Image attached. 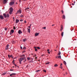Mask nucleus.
<instances>
[{"label": "nucleus", "instance_id": "6e6552de", "mask_svg": "<svg viewBox=\"0 0 77 77\" xmlns=\"http://www.w3.org/2000/svg\"><path fill=\"white\" fill-rule=\"evenodd\" d=\"M8 57L9 58H11V57H12V58H13V57L12 56V55H8Z\"/></svg>", "mask_w": 77, "mask_h": 77}, {"label": "nucleus", "instance_id": "774afa93", "mask_svg": "<svg viewBox=\"0 0 77 77\" xmlns=\"http://www.w3.org/2000/svg\"><path fill=\"white\" fill-rule=\"evenodd\" d=\"M55 51H57L56 50H55Z\"/></svg>", "mask_w": 77, "mask_h": 77}, {"label": "nucleus", "instance_id": "6ab92c4d", "mask_svg": "<svg viewBox=\"0 0 77 77\" xmlns=\"http://www.w3.org/2000/svg\"><path fill=\"white\" fill-rule=\"evenodd\" d=\"M11 33H13L14 32V30L13 29H12L11 30Z\"/></svg>", "mask_w": 77, "mask_h": 77}, {"label": "nucleus", "instance_id": "473e14b6", "mask_svg": "<svg viewBox=\"0 0 77 77\" xmlns=\"http://www.w3.org/2000/svg\"><path fill=\"white\" fill-rule=\"evenodd\" d=\"M23 49L24 50H25V49H26V48H25V47H24V48H23Z\"/></svg>", "mask_w": 77, "mask_h": 77}, {"label": "nucleus", "instance_id": "4c0bfd02", "mask_svg": "<svg viewBox=\"0 0 77 77\" xmlns=\"http://www.w3.org/2000/svg\"><path fill=\"white\" fill-rule=\"evenodd\" d=\"M13 60V61H12V63H15V62H15V60Z\"/></svg>", "mask_w": 77, "mask_h": 77}, {"label": "nucleus", "instance_id": "aec40b11", "mask_svg": "<svg viewBox=\"0 0 77 77\" xmlns=\"http://www.w3.org/2000/svg\"><path fill=\"white\" fill-rule=\"evenodd\" d=\"M28 32H30V29L28 28Z\"/></svg>", "mask_w": 77, "mask_h": 77}, {"label": "nucleus", "instance_id": "39448f33", "mask_svg": "<svg viewBox=\"0 0 77 77\" xmlns=\"http://www.w3.org/2000/svg\"><path fill=\"white\" fill-rule=\"evenodd\" d=\"M19 21H20V20H19L16 19L15 24H17V23L19 22Z\"/></svg>", "mask_w": 77, "mask_h": 77}, {"label": "nucleus", "instance_id": "052dcab7", "mask_svg": "<svg viewBox=\"0 0 77 77\" xmlns=\"http://www.w3.org/2000/svg\"><path fill=\"white\" fill-rule=\"evenodd\" d=\"M13 19H14H14H15V18H14V17H13Z\"/></svg>", "mask_w": 77, "mask_h": 77}, {"label": "nucleus", "instance_id": "338daca9", "mask_svg": "<svg viewBox=\"0 0 77 77\" xmlns=\"http://www.w3.org/2000/svg\"><path fill=\"white\" fill-rule=\"evenodd\" d=\"M13 68H14V66H13Z\"/></svg>", "mask_w": 77, "mask_h": 77}, {"label": "nucleus", "instance_id": "9b49d317", "mask_svg": "<svg viewBox=\"0 0 77 77\" xmlns=\"http://www.w3.org/2000/svg\"><path fill=\"white\" fill-rule=\"evenodd\" d=\"M0 18L2 20L4 19V18H3V17L2 15H0Z\"/></svg>", "mask_w": 77, "mask_h": 77}, {"label": "nucleus", "instance_id": "0e129e2a", "mask_svg": "<svg viewBox=\"0 0 77 77\" xmlns=\"http://www.w3.org/2000/svg\"><path fill=\"white\" fill-rule=\"evenodd\" d=\"M35 59H37V57H35Z\"/></svg>", "mask_w": 77, "mask_h": 77}, {"label": "nucleus", "instance_id": "c756f323", "mask_svg": "<svg viewBox=\"0 0 77 77\" xmlns=\"http://www.w3.org/2000/svg\"><path fill=\"white\" fill-rule=\"evenodd\" d=\"M27 59L28 60H30V57H29L27 58Z\"/></svg>", "mask_w": 77, "mask_h": 77}, {"label": "nucleus", "instance_id": "3c124183", "mask_svg": "<svg viewBox=\"0 0 77 77\" xmlns=\"http://www.w3.org/2000/svg\"><path fill=\"white\" fill-rule=\"evenodd\" d=\"M62 63H61L60 64V66H62Z\"/></svg>", "mask_w": 77, "mask_h": 77}, {"label": "nucleus", "instance_id": "e433bc0d", "mask_svg": "<svg viewBox=\"0 0 77 77\" xmlns=\"http://www.w3.org/2000/svg\"><path fill=\"white\" fill-rule=\"evenodd\" d=\"M29 67V65H27L26 67V68H28Z\"/></svg>", "mask_w": 77, "mask_h": 77}, {"label": "nucleus", "instance_id": "37998d69", "mask_svg": "<svg viewBox=\"0 0 77 77\" xmlns=\"http://www.w3.org/2000/svg\"><path fill=\"white\" fill-rule=\"evenodd\" d=\"M14 30H15V26L14 27Z\"/></svg>", "mask_w": 77, "mask_h": 77}, {"label": "nucleus", "instance_id": "412c9836", "mask_svg": "<svg viewBox=\"0 0 77 77\" xmlns=\"http://www.w3.org/2000/svg\"><path fill=\"white\" fill-rule=\"evenodd\" d=\"M57 57L58 58H59V59H61V56L60 55L58 56Z\"/></svg>", "mask_w": 77, "mask_h": 77}, {"label": "nucleus", "instance_id": "09e8293b", "mask_svg": "<svg viewBox=\"0 0 77 77\" xmlns=\"http://www.w3.org/2000/svg\"><path fill=\"white\" fill-rule=\"evenodd\" d=\"M24 23H26V20H25L24 21Z\"/></svg>", "mask_w": 77, "mask_h": 77}, {"label": "nucleus", "instance_id": "5701e85b", "mask_svg": "<svg viewBox=\"0 0 77 77\" xmlns=\"http://www.w3.org/2000/svg\"><path fill=\"white\" fill-rule=\"evenodd\" d=\"M54 66L55 67H57V66H58V65L57 64H55L54 65Z\"/></svg>", "mask_w": 77, "mask_h": 77}, {"label": "nucleus", "instance_id": "0eeeda50", "mask_svg": "<svg viewBox=\"0 0 77 77\" xmlns=\"http://www.w3.org/2000/svg\"><path fill=\"white\" fill-rule=\"evenodd\" d=\"M20 14H21V11L20 10H19V11H17L16 14H17L18 13L20 14Z\"/></svg>", "mask_w": 77, "mask_h": 77}, {"label": "nucleus", "instance_id": "a18cd8bd", "mask_svg": "<svg viewBox=\"0 0 77 77\" xmlns=\"http://www.w3.org/2000/svg\"><path fill=\"white\" fill-rule=\"evenodd\" d=\"M25 52H26V51H23V53H25Z\"/></svg>", "mask_w": 77, "mask_h": 77}, {"label": "nucleus", "instance_id": "f3484780", "mask_svg": "<svg viewBox=\"0 0 77 77\" xmlns=\"http://www.w3.org/2000/svg\"><path fill=\"white\" fill-rule=\"evenodd\" d=\"M20 57H25V55L24 54H22L20 56Z\"/></svg>", "mask_w": 77, "mask_h": 77}, {"label": "nucleus", "instance_id": "e2e57ef3", "mask_svg": "<svg viewBox=\"0 0 77 77\" xmlns=\"http://www.w3.org/2000/svg\"><path fill=\"white\" fill-rule=\"evenodd\" d=\"M10 71H13V70H12V69H11V70H10Z\"/></svg>", "mask_w": 77, "mask_h": 77}, {"label": "nucleus", "instance_id": "864d4df0", "mask_svg": "<svg viewBox=\"0 0 77 77\" xmlns=\"http://www.w3.org/2000/svg\"><path fill=\"white\" fill-rule=\"evenodd\" d=\"M49 51V49H48V50H47V51H48H48Z\"/></svg>", "mask_w": 77, "mask_h": 77}, {"label": "nucleus", "instance_id": "ea45409f", "mask_svg": "<svg viewBox=\"0 0 77 77\" xmlns=\"http://www.w3.org/2000/svg\"><path fill=\"white\" fill-rule=\"evenodd\" d=\"M61 12H62V13H63V10H62L61 11Z\"/></svg>", "mask_w": 77, "mask_h": 77}, {"label": "nucleus", "instance_id": "5fc2aeb1", "mask_svg": "<svg viewBox=\"0 0 77 77\" xmlns=\"http://www.w3.org/2000/svg\"><path fill=\"white\" fill-rule=\"evenodd\" d=\"M28 28H30V26H28Z\"/></svg>", "mask_w": 77, "mask_h": 77}, {"label": "nucleus", "instance_id": "f03ea898", "mask_svg": "<svg viewBox=\"0 0 77 77\" xmlns=\"http://www.w3.org/2000/svg\"><path fill=\"white\" fill-rule=\"evenodd\" d=\"M8 48H9V45H7L5 49L6 50H8Z\"/></svg>", "mask_w": 77, "mask_h": 77}, {"label": "nucleus", "instance_id": "13d9d810", "mask_svg": "<svg viewBox=\"0 0 77 77\" xmlns=\"http://www.w3.org/2000/svg\"><path fill=\"white\" fill-rule=\"evenodd\" d=\"M52 26H54V24L52 25Z\"/></svg>", "mask_w": 77, "mask_h": 77}, {"label": "nucleus", "instance_id": "2f4dec72", "mask_svg": "<svg viewBox=\"0 0 77 77\" xmlns=\"http://www.w3.org/2000/svg\"><path fill=\"white\" fill-rule=\"evenodd\" d=\"M12 12H11L10 11L9 12L10 14H12Z\"/></svg>", "mask_w": 77, "mask_h": 77}, {"label": "nucleus", "instance_id": "2eb2a0df", "mask_svg": "<svg viewBox=\"0 0 77 77\" xmlns=\"http://www.w3.org/2000/svg\"><path fill=\"white\" fill-rule=\"evenodd\" d=\"M62 18L63 19H65V15H63Z\"/></svg>", "mask_w": 77, "mask_h": 77}, {"label": "nucleus", "instance_id": "4d7b16f0", "mask_svg": "<svg viewBox=\"0 0 77 77\" xmlns=\"http://www.w3.org/2000/svg\"><path fill=\"white\" fill-rule=\"evenodd\" d=\"M66 75H67V74H68V73H67V72H66Z\"/></svg>", "mask_w": 77, "mask_h": 77}, {"label": "nucleus", "instance_id": "de8ad7c7", "mask_svg": "<svg viewBox=\"0 0 77 77\" xmlns=\"http://www.w3.org/2000/svg\"><path fill=\"white\" fill-rule=\"evenodd\" d=\"M48 54H50V52L49 51H48Z\"/></svg>", "mask_w": 77, "mask_h": 77}, {"label": "nucleus", "instance_id": "4468645a", "mask_svg": "<svg viewBox=\"0 0 77 77\" xmlns=\"http://www.w3.org/2000/svg\"><path fill=\"white\" fill-rule=\"evenodd\" d=\"M3 15L4 16V17H5V18H6L7 17V16L6 15V14H5V13Z\"/></svg>", "mask_w": 77, "mask_h": 77}, {"label": "nucleus", "instance_id": "423d86ee", "mask_svg": "<svg viewBox=\"0 0 77 77\" xmlns=\"http://www.w3.org/2000/svg\"><path fill=\"white\" fill-rule=\"evenodd\" d=\"M16 75V73H12L10 75V76L11 77H12V75Z\"/></svg>", "mask_w": 77, "mask_h": 77}, {"label": "nucleus", "instance_id": "7c9ffc66", "mask_svg": "<svg viewBox=\"0 0 77 77\" xmlns=\"http://www.w3.org/2000/svg\"><path fill=\"white\" fill-rule=\"evenodd\" d=\"M43 71L44 72H46V70H43Z\"/></svg>", "mask_w": 77, "mask_h": 77}, {"label": "nucleus", "instance_id": "a19ab883", "mask_svg": "<svg viewBox=\"0 0 77 77\" xmlns=\"http://www.w3.org/2000/svg\"><path fill=\"white\" fill-rule=\"evenodd\" d=\"M43 29H46V27H44L43 28Z\"/></svg>", "mask_w": 77, "mask_h": 77}, {"label": "nucleus", "instance_id": "58836bf2", "mask_svg": "<svg viewBox=\"0 0 77 77\" xmlns=\"http://www.w3.org/2000/svg\"><path fill=\"white\" fill-rule=\"evenodd\" d=\"M40 71V70H37V71H36V72H38V71Z\"/></svg>", "mask_w": 77, "mask_h": 77}, {"label": "nucleus", "instance_id": "9d476101", "mask_svg": "<svg viewBox=\"0 0 77 77\" xmlns=\"http://www.w3.org/2000/svg\"><path fill=\"white\" fill-rule=\"evenodd\" d=\"M7 2V1L6 0H4L3 1V3L4 4H6V3Z\"/></svg>", "mask_w": 77, "mask_h": 77}, {"label": "nucleus", "instance_id": "1a4fd4ad", "mask_svg": "<svg viewBox=\"0 0 77 77\" xmlns=\"http://www.w3.org/2000/svg\"><path fill=\"white\" fill-rule=\"evenodd\" d=\"M10 10L11 12H13V8H10Z\"/></svg>", "mask_w": 77, "mask_h": 77}, {"label": "nucleus", "instance_id": "7ed1b4c3", "mask_svg": "<svg viewBox=\"0 0 77 77\" xmlns=\"http://www.w3.org/2000/svg\"><path fill=\"white\" fill-rule=\"evenodd\" d=\"M14 2H11L10 3H9V5H11V6H12V5H14Z\"/></svg>", "mask_w": 77, "mask_h": 77}, {"label": "nucleus", "instance_id": "69168bd1", "mask_svg": "<svg viewBox=\"0 0 77 77\" xmlns=\"http://www.w3.org/2000/svg\"><path fill=\"white\" fill-rule=\"evenodd\" d=\"M13 63L14 65V64H14L15 63Z\"/></svg>", "mask_w": 77, "mask_h": 77}, {"label": "nucleus", "instance_id": "a211bd4d", "mask_svg": "<svg viewBox=\"0 0 77 77\" xmlns=\"http://www.w3.org/2000/svg\"><path fill=\"white\" fill-rule=\"evenodd\" d=\"M39 33H35V36H38V35H39Z\"/></svg>", "mask_w": 77, "mask_h": 77}, {"label": "nucleus", "instance_id": "a878e982", "mask_svg": "<svg viewBox=\"0 0 77 77\" xmlns=\"http://www.w3.org/2000/svg\"><path fill=\"white\" fill-rule=\"evenodd\" d=\"M26 40H27V39H23V42H25V41H26Z\"/></svg>", "mask_w": 77, "mask_h": 77}, {"label": "nucleus", "instance_id": "f8f14e48", "mask_svg": "<svg viewBox=\"0 0 77 77\" xmlns=\"http://www.w3.org/2000/svg\"><path fill=\"white\" fill-rule=\"evenodd\" d=\"M29 8H25V10L26 11H29Z\"/></svg>", "mask_w": 77, "mask_h": 77}, {"label": "nucleus", "instance_id": "f704fd0d", "mask_svg": "<svg viewBox=\"0 0 77 77\" xmlns=\"http://www.w3.org/2000/svg\"><path fill=\"white\" fill-rule=\"evenodd\" d=\"M60 68H61V69H62L63 68V67H62V66H60Z\"/></svg>", "mask_w": 77, "mask_h": 77}, {"label": "nucleus", "instance_id": "49530a36", "mask_svg": "<svg viewBox=\"0 0 77 77\" xmlns=\"http://www.w3.org/2000/svg\"><path fill=\"white\" fill-rule=\"evenodd\" d=\"M14 65H15V66H17V65L15 64H14Z\"/></svg>", "mask_w": 77, "mask_h": 77}, {"label": "nucleus", "instance_id": "ddd939ff", "mask_svg": "<svg viewBox=\"0 0 77 77\" xmlns=\"http://www.w3.org/2000/svg\"><path fill=\"white\" fill-rule=\"evenodd\" d=\"M61 27L60 28V30H61V31H62V30H63V26H62V25H61Z\"/></svg>", "mask_w": 77, "mask_h": 77}, {"label": "nucleus", "instance_id": "bb28decb", "mask_svg": "<svg viewBox=\"0 0 77 77\" xmlns=\"http://www.w3.org/2000/svg\"><path fill=\"white\" fill-rule=\"evenodd\" d=\"M36 48H37V49H38V50H40V49H41V48H40V47H37Z\"/></svg>", "mask_w": 77, "mask_h": 77}, {"label": "nucleus", "instance_id": "79ce46f5", "mask_svg": "<svg viewBox=\"0 0 77 77\" xmlns=\"http://www.w3.org/2000/svg\"><path fill=\"white\" fill-rule=\"evenodd\" d=\"M23 21V20L22 19H21L20 20V21Z\"/></svg>", "mask_w": 77, "mask_h": 77}, {"label": "nucleus", "instance_id": "393cba45", "mask_svg": "<svg viewBox=\"0 0 77 77\" xmlns=\"http://www.w3.org/2000/svg\"><path fill=\"white\" fill-rule=\"evenodd\" d=\"M7 18H9V14H7Z\"/></svg>", "mask_w": 77, "mask_h": 77}, {"label": "nucleus", "instance_id": "72a5a7b5", "mask_svg": "<svg viewBox=\"0 0 77 77\" xmlns=\"http://www.w3.org/2000/svg\"><path fill=\"white\" fill-rule=\"evenodd\" d=\"M2 75H5V74H6V73H2Z\"/></svg>", "mask_w": 77, "mask_h": 77}, {"label": "nucleus", "instance_id": "6e6d98bb", "mask_svg": "<svg viewBox=\"0 0 77 77\" xmlns=\"http://www.w3.org/2000/svg\"><path fill=\"white\" fill-rule=\"evenodd\" d=\"M36 54H35V55L34 57H36Z\"/></svg>", "mask_w": 77, "mask_h": 77}, {"label": "nucleus", "instance_id": "dca6fc26", "mask_svg": "<svg viewBox=\"0 0 77 77\" xmlns=\"http://www.w3.org/2000/svg\"><path fill=\"white\" fill-rule=\"evenodd\" d=\"M34 48L35 49V51H38V49H36V47H34Z\"/></svg>", "mask_w": 77, "mask_h": 77}, {"label": "nucleus", "instance_id": "c85d7f7f", "mask_svg": "<svg viewBox=\"0 0 77 77\" xmlns=\"http://www.w3.org/2000/svg\"><path fill=\"white\" fill-rule=\"evenodd\" d=\"M63 63L64 64H65V65H66V62H65V61H64L63 62Z\"/></svg>", "mask_w": 77, "mask_h": 77}, {"label": "nucleus", "instance_id": "cd10ccee", "mask_svg": "<svg viewBox=\"0 0 77 77\" xmlns=\"http://www.w3.org/2000/svg\"><path fill=\"white\" fill-rule=\"evenodd\" d=\"M49 63H50L47 62L46 63V65H48V64H49Z\"/></svg>", "mask_w": 77, "mask_h": 77}, {"label": "nucleus", "instance_id": "c03bdc74", "mask_svg": "<svg viewBox=\"0 0 77 77\" xmlns=\"http://www.w3.org/2000/svg\"><path fill=\"white\" fill-rule=\"evenodd\" d=\"M19 2L20 3H21V0H19Z\"/></svg>", "mask_w": 77, "mask_h": 77}, {"label": "nucleus", "instance_id": "603ef678", "mask_svg": "<svg viewBox=\"0 0 77 77\" xmlns=\"http://www.w3.org/2000/svg\"><path fill=\"white\" fill-rule=\"evenodd\" d=\"M72 5H75V4H72Z\"/></svg>", "mask_w": 77, "mask_h": 77}, {"label": "nucleus", "instance_id": "f257e3e1", "mask_svg": "<svg viewBox=\"0 0 77 77\" xmlns=\"http://www.w3.org/2000/svg\"><path fill=\"white\" fill-rule=\"evenodd\" d=\"M24 59H26L25 57H21L19 59V60L20 64H21V62H22V61L24 60Z\"/></svg>", "mask_w": 77, "mask_h": 77}, {"label": "nucleus", "instance_id": "bf43d9fd", "mask_svg": "<svg viewBox=\"0 0 77 77\" xmlns=\"http://www.w3.org/2000/svg\"><path fill=\"white\" fill-rule=\"evenodd\" d=\"M10 34L11 35H12V33H11V32H10Z\"/></svg>", "mask_w": 77, "mask_h": 77}, {"label": "nucleus", "instance_id": "b1692460", "mask_svg": "<svg viewBox=\"0 0 77 77\" xmlns=\"http://www.w3.org/2000/svg\"><path fill=\"white\" fill-rule=\"evenodd\" d=\"M61 35L62 36H63V32L62 33H61Z\"/></svg>", "mask_w": 77, "mask_h": 77}, {"label": "nucleus", "instance_id": "4be33fe9", "mask_svg": "<svg viewBox=\"0 0 77 77\" xmlns=\"http://www.w3.org/2000/svg\"><path fill=\"white\" fill-rule=\"evenodd\" d=\"M61 54V53L60 51L58 53V55H60V54Z\"/></svg>", "mask_w": 77, "mask_h": 77}, {"label": "nucleus", "instance_id": "8fccbe9b", "mask_svg": "<svg viewBox=\"0 0 77 77\" xmlns=\"http://www.w3.org/2000/svg\"><path fill=\"white\" fill-rule=\"evenodd\" d=\"M20 48H21V49H23V48H22V47L20 46Z\"/></svg>", "mask_w": 77, "mask_h": 77}, {"label": "nucleus", "instance_id": "680f3d73", "mask_svg": "<svg viewBox=\"0 0 77 77\" xmlns=\"http://www.w3.org/2000/svg\"><path fill=\"white\" fill-rule=\"evenodd\" d=\"M73 3H75V1H74V2H73Z\"/></svg>", "mask_w": 77, "mask_h": 77}, {"label": "nucleus", "instance_id": "20e7f679", "mask_svg": "<svg viewBox=\"0 0 77 77\" xmlns=\"http://www.w3.org/2000/svg\"><path fill=\"white\" fill-rule=\"evenodd\" d=\"M18 33L19 35L21 34V33H22V31L20 30H19L18 31Z\"/></svg>", "mask_w": 77, "mask_h": 77}, {"label": "nucleus", "instance_id": "c9c22d12", "mask_svg": "<svg viewBox=\"0 0 77 77\" xmlns=\"http://www.w3.org/2000/svg\"><path fill=\"white\" fill-rule=\"evenodd\" d=\"M23 17V15H22L20 16V17Z\"/></svg>", "mask_w": 77, "mask_h": 77}]
</instances>
